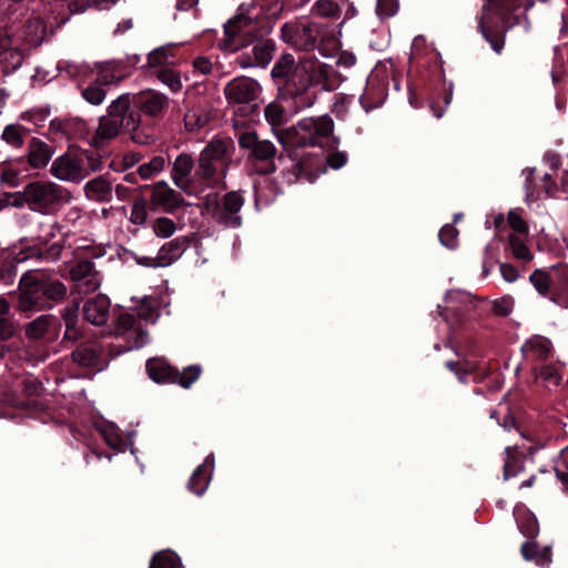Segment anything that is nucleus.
Wrapping results in <instances>:
<instances>
[{"instance_id": "nucleus-1", "label": "nucleus", "mask_w": 568, "mask_h": 568, "mask_svg": "<svg viewBox=\"0 0 568 568\" xmlns=\"http://www.w3.org/2000/svg\"><path fill=\"white\" fill-rule=\"evenodd\" d=\"M331 68L314 57L304 55L297 61L284 54L272 68V77L284 85L287 94L294 98L296 110L312 106L315 97L308 89L328 78Z\"/></svg>"}, {"instance_id": "nucleus-2", "label": "nucleus", "mask_w": 568, "mask_h": 568, "mask_svg": "<svg viewBox=\"0 0 568 568\" xmlns=\"http://www.w3.org/2000/svg\"><path fill=\"white\" fill-rule=\"evenodd\" d=\"M130 95L122 94L109 105L108 114L100 118L92 138L95 148H104L119 135L121 129L133 131L139 126L140 116L130 109Z\"/></svg>"}, {"instance_id": "nucleus-3", "label": "nucleus", "mask_w": 568, "mask_h": 568, "mask_svg": "<svg viewBox=\"0 0 568 568\" xmlns=\"http://www.w3.org/2000/svg\"><path fill=\"white\" fill-rule=\"evenodd\" d=\"M102 160L91 151L70 148L55 158L50 166V173L59 181L80 183L89 174L101 170Z\"/></svg>"}, {"instance_id": "nucleus-4", "label": "nucleus", "mask_w": 568, "mask_h": 568, "mask_svg": "<svg viewBox=\"0 0 568 568\" xmlns=\"http://www.w3.org/2000/svg\"><path fill=\"white\" fill-rule=\"evenodd\" d=\"M18 193H20L21 207L27 206L40 214H50L72 199L65 187L51 181L29 182Z\"/></svg>"}, {"instance_id": "nucleus-5", "label": "nucleus", "mask_w": 568, "mask_h": 568, "mask_svg": "<svg viewBox=\"0 0 568 568\" xmlns=\"http://www.w3.org/2000/svg\"><path fill=\"white\" fill-rule=\"evenodd\" d=\"M234 150L231 138L214 136L200 154L197 173L209 183L220 182L225 176Z\"/></svg>"}, {"instance_id": "nucleus-6", "label": "nucleus", "mask_w": 568, "mask_h": 568, "mask_svg": "<svg viewBox=\"0 0 568 568\" xmlns=\"http://www.w3.org/2000/svg\"><path fill=\"white\" fill-rule=\"evenodd\" d=\"M334 122L328 115L305 118L295 126L294 144L300 146H323L328 142Z\"/></svg>"}, {"instance_id": "nucleus-7", "label": "nucleus", "mask_w": 568, "mask_h": 568, "mask_svg": "<svg viewBox=\"0 0 568 568\" xmlns=\"http://www.w3.org/2000/svg\"><path fill=\"white\" fill-rule=\"evenodd\" d=\"M261 88L257 81L240 77L230 81L224 88V94L236 113L246 114L256 108Z\"/></svg>"}, {"instance_id": "nucleus-8", "label": "nucleus", "mask_w": 568, "mask_h": 568, "mask_svg": "<svg viewBox=\"0 0 568 568\" xmlns=\"http://www.w3.org/2000/svg\"><path fill=\"white\" fill-rule=\"evenodd\" d=\"M265 33H268V29L255 32L250 19L234 17L224 24L225 38L220 42V48L225 52H234Z\"/></svg>"}, {"instance_id": "nucleus-9", "label": "nucleus", "mask_w": 568, "mask_h": 568, "mask_svg": "<svg viewBox=\"0 0 568 568\" xmlns=\"http://www.w3.org/2000/svg\"><path fill=\"white\" fill-rule=\"evenodd\" d=\"M281 32L285 43L298 50L310 51L315 49L321 29L313 22L295 21L285 23Z\"/></svg>"}, {"instance_id": "nucleus-10", "label": "nucleus", "mask_w": 568, "mask_h": 568, "mask_svg": "<svg viewBox=\"0 0 568 568\" xmlns=\"http://www.w3.org/2000/svg\"><path fill=\"white\" fill-rule=\"evenodd\" d=\"M239 144L242 149L248 150L250 156L265 163L263 173L275 171L273 159L276 154L275 145L268 140H258L254 132H243L239 135Z\"/></svg>"}, {"instance_id": "nucleus-11", "label": "nucleus", "mask_w": 568, "mask_h": 568, "mask_svg": "<svg viewBox=\"0 0 568 568\" xmlns=\"http://www.w3.org/2000/svg\"><path fill=\"white\" fill-rule=\"evenodd\" d=\"M242 206L243 197L236 192L225 194L221 204L216 203L213 206L211 200L206 202V210L212 214L213 219L226 227L232 229L241 225L239 212Z\"/></svg>"}, {"instance_id": "nucleus-12", "label": "nucleus", "mask_w": 568, "mask_h": 568, "mask_svg": "<svg viewBox=\"0 0 568 568\" xmlns=\"http://www.w3.org/2000/svg\"><path fill=\"white\" fill-rule=\"evenodd\" d=\"M17 307L21 312H37L47 307L41 281L32 275L22 276Z\"/></svg>"}, {"instance_id": "nucleus-13", "label": "nucleus", "mask_w": 568, "mask_h": 568, "mask_svg": "<svg viewBox=\"0 0 568 568\" xmlns=\"http://www.w3.org/2000/svg\"><path fill=\"white\" fill-rule=\"evenodd\" d=\"M526 174L525 181V201L528 205H531L535 201L540 199L541 193H545L548 196H557L558 191L561 190L564 193L568 192V172L565 171L561 176L560 187L550 182V175L545 174L541 184L537 185L532 175L535 173V169H526L524 170Z\"/></svg>"}, {"instance_id": "nucleus-14", "label": "nucleus", "mask_w": 568, "mask_h": 568, "mask_svg": "<svg viewBox=\"0 0 568 568\" xmlns=\"http://www.w3.org/2000/svg\"><path fill=\"white\" fill-rule=\"evenodd\" d=\"M28 49L11 37L7 29H0V68L10 74L21 67Z\"/></svg>"}, {"instance_id": "nucleus-15", "label": "nucleus", "mask_w": 568, "mask_h": 568, "mask_svg": "<svg viewBox=\"0 0 568 568\" xmlns=\"http://www.w3.org/2000/svg\"><path fill=\"white\" fill-rule=\"evenodd\" d=\"M11 37L28 50L40 45L47 37V23L40 16L30 17Z\"/></svg>"}, {"instance_id": "nucleus-16", "label": "nucleus", "mask_w": 568, "mask_h": 568, "mask_svg": "<svg viewBox=\"0 0 568 568\" xmlns=\"http://www.w3.org/2000/svg\"><path fill=\"white\" fill-rule=\"evenodd\" d=\"M97 82L102 85H115L131 74L125 60H110L95 64Z\"/></svg>"}, {"instance_id": "nucleus-17", "label": "nucleus", "mask_w": 568, "mask_h": 568, "mask_svg": "<svg viewBox=\"0 0 568 568\" xmlns=\"http://www.w3.org/2000/svg\"><path fill=\"white\" fill-rule=\"evenodd\" d=\"M151 203L154 206L162 207L168 213H172L182 206L184 201L180 193L171 189L166 182L161 181L152 189Z\"/></svg>"}, {"instance_id": "nucleus-18", "label": "nucleus", "mask_w": 568, "mask_h": 568, "mask_svg": "<svg viewBox=\"0 0 568 568\" xmlns=\"http://www.w3.org/2000/svg\"><path fill=\"white\" fill-rule=\"evenodd\" d=\"M214 464V456L210 454L204 462L196 467L187 483V488L191 493L196 496H202L206 491L211 481Z\"/></svg>"}, {"instance_id": "nucleus-19", "label": "nucleus", "mask_w": 568, "mask_h": 568, "mask_svg": "<svg viewBox=\"0 0 568 568\" xmlns=\"http://www.w3.org/2000/svg\"><path fill=\"white\" fill-rule=\"evenodd\" d=\"M54 154V149L40 138L33 136L28 143L27 162L32 169H43Z\"/></svg>"}, {"instance_id": "nucleus-20", "label": "nucleus", "mask_w": 568, "mask_h": 568, "mask_svg": "<svg viewBox=\"0 0 568 568\" xmlns=\"http://www.w3.org/2000/svg\"><path fill=\"white\" fill-rule=\"evenodd\" d=\"M551 301L562 307H568V265H558L550 268Z\"/></svg>"}, {"instance_id": "nucleus-21", "label": "nucleus", "mask_w": 568, "mask_h": 568, "mask_svg": "<svg viewBox=\"0 0 568 568\" xmlns=\"http://www.w3.org/2000/svg\"><path fill=\"white\" fill-rule=\"evenodd\" d=\"M300 110H296V103L294 102V98H282L266 105L264 110L266 121L272 125L276 126L282 124L287 120V118L297 113Z\"/></svg>"}, {"instance_id": "nucleus-22", "label": "nucleus", "mask_w": 568, "mask_h": 568, "mask_svg": "<svg viewBox=\"0 0 568 568\" xmlns=\"http://www.w3.org/2000/svg\"><path fill=\"white\" fill-rule=\"evenodd\" d=\"M83 311L88 322L93 325H103L109 318L110 300L99 294L85 302Z\"/></svg>"}, {"instance_id": "nucleus-23", "label": "nucleus", "mask_w": 568, "mask_h": 568, "mask_svg": "<svg viewBox=\"0 0 568 568\" xmlns=\"http://www.w3.org/2000/svg\"><path fill=\"white\" fill-rule=\"evenodd\" d=\"M193 169V160L187 154H180L172 169V180L174 184L187 194H192L190 174Z\"/></svg>"}, {"instance_id": "nucleus-24", "label": "nucleus", "mask_w": 568, "mask_h": 568, "mask_svg": "<svg viewBox=\"0 0 568 568\" xmlns=\"http://www.w3.org/2000/svg\"><path fill=\"white\" fill-rule=\"evenodd\" d=\"M189 247L185 236L175 237L161 246L158 252V265L165 267L178 261Z\"/></svg>"}, {"instance_id": "nucleus-25", "label": "nucleus", "mask_w": 568, "mask_h": 568, "mask_svg": "<svg viewBox=\"0 0 568 568\" xmlns=\"http://www.w3.org/2000/svg\"><path fill=\"white\" fill-rule=\"evenodd\" d=\"M551 351V342L540 335L530 337L521 346V352L524 355L531 359H546L550 356Z\"/></svg>"}, {"instance_id": "nucleus-26", "label": "nucleus", "mask_w": 568, "mask_h": 568, "mask_svg": "<svg viewBox=\"0 0 568 568\" xmlns=\"http://www.w3.org/2000/svg\"><path fill=\"white\" fill-rule=\"evenodd\" d=\"M212 110L207 104H197L191 108L184 115L185 128L197 131L210 123Z\"/></svg>"}, {"instance_id": "nucleus-27", "label": "nucleus", "mask_w": 568, "mask_h": 568, "mask_svg": "<svg viewBox=\"0 0 568 568\" xmlns=\"http://www.w3.org/2000/svg\"><path fill=\"white\" fill-rule=\"evenodd\" d=\"M169 99L165 94L156 91H148L140 95L139 103L141 111L148 115L155 116L168 105Z\"/></svg>"}, {"instance_id": "nucleus-28", "label": "nucleus", "mask_w": 568, "mask_h": 568, "mask_svg": "<svg viewBox=\"0 0 568 568\" xmlns=\"http://www.w3.org/2000/svg\"><path fill=\"white\" fill-rule=\"evenodd\" d=\"M83 191L89 200L95 202L109 201L112 194L111 184L102 176L88 181L83 186Z\"/></svg>"}, {"instance_id": "nucleus-29", "label": "nucleus", "mask_w": 568, "mask_h": 568, "mask_svg": "<svg viewBox=\"0 0 568 568\" xmlns=\"http://www.w3.org/2000/svg\"><path fill=\"white\" fill-rule=\"evenodd\" d=\"M61 73L77 80L89 78L93 74L94 69L87 62L64 60L60 61L57 65Z\"/></svg>"}, {"instance_id": "nucleus-30", "label": "nucleus", "mask_w": 568, "mask_h": 568, "mask_svg": "<svg viewBox=\"0 0 568 568\" xmlns=\"http://www.w3.org/2000/svg\"><path fill=\"white\" fill-rule=\"evenodd\" d=\"M99 430L108 446L118 452H122L126 446H132V442L130 440L126 443L123 439L120 429L113 423H103L99 427Z\"/></svg>"}, {"instance_id": "nucleus-31", "label": "nucleus", "mask_w": 568, "mask_h": 568, "mask_svg": "<svg viewBox=\"0 0 568 568\" xmlns=\"http://www.w3.org/2000/svg\"><path fill=\"white\" fill-rule=\"evenodd\" d=\"M146 372L154 382H172L174 368L168 365L163 359L153 358L146 362Z\"/></svg>"}, {"instance_id": "nucleus-32", "label": "nucleus", "mask_w": 568, "mask_h": 568, "mask_svg": "<svg viewBox=\"0 0 568 568\" xmlns=\"http://www.w3.org/2000/svg\"><path fill=\"white\" fill-rule=\"evenodd\" d=\"M521 555L526 560H535L539 566H546L551 561V550L549 547L539 549L536 542L526 541L521 546Z\"/></svg>"}, {"instance_id": "nucleus-33", "label": "nucleus", "mask_w": 568, "mask_h": 568, "mask_svg": "<svg viewBox=\"0 0 568 568\" xmlns=\"http://www.w3.org/2000/svg\"><path fill=\"white\" fill-rule=\"evenodd\" d=\"M99 349L97 345H81L72 352V359L84 367H97L99 364Z\"/></svg>"}, {"instance_id": "nucleus-34", "label": "nucleus", "mask_w": 568, "mask_h": 568, "mask_svg": "<svg viewBox=\"0 0 568 568\" xmlns=\"http://www.w3.org/2000/svg\"><path fill=\"white\" fill-rule=\"evenodd\" d=\"M175 43H169L152 50L148 55V65L151 68L173 64Z\"/></svg>"}, {"instance_id": "nucleus-35", "label": "nucleus", "mask_w": 568, "mask_h": 568, "mask_svg": "<svg viewBox=\"0 0 568 568\" xmlns=\"http://www.w3.org/2000/svg\"><path fill=\"white\" fill-rule=\"evenodd\" d=\"M168 164V158L164 155L153 156L150 161L142 163L138 168V173L143 180L152 179L164 171Z\"/></svg>"}, {"instance_id": "nucleus-36", "label": "nucleus", "mask_w": 568, "mask_h": 568, "mask_svg": "<svg viewBox=\"0 0 568 568\" xmlns=\"http://www.w3.org/2000/svg\"><path fill=\"white\" fill-rule=\"evenodd\" d=\"M446 310L458 313L468 308L471 297L464 291H448L445 296Z\"/></svg>"}, {"instance_id": "nucleus-37", "label": "nucleus", "mask_w": 568, "mask_h": 568, "mask_svg": "<svg viewBox=\"0 0 568 568\" xmlns=\"http://www.w3.org/2000/svg\"><path fill=\"white\" fill-rule=\"evenodd\" d=\"M529 281L540 295L549 297V300H551V295H552L551 286L552 285H551V278H550V270L549 271L536 270L535 272H532L530 274Z\"/></svg>"}, {"instance_id": "nucleus-38", "label": "nucleus", "mask_w": 568, "mask_h": 568, "mask_svg": "<svg viewBox=\"0 0 568 568\" xmlns=\"http://www.w3.org/2000/svg\"><path fill=\"white\" fill-rule=\"evenodd\" d=\"M28 130L19 124H8L1 134V139L14 149H20L23 145L24 136Z\"/></svg>"}, {"instance_id": "nucleus-39", "label": "nucleus", "mask_w": 568, "mask_h": 568, "mask_svg": "<svg viewBox=\"0 0 568 568\" xmlns=\"http://www.w3.org/2000/svg\"><path fill=\"white\" fill-rule=\"evenodd\" d=\"M274 44L271 40L258 41L252 48L255 64L257 67H266L273 57Z\"/></svg>"}, {"instance_id": "nucleus-40", "label": "nucleus", "mask_w": 568, "mask_h": 568, "mask_svg": "<svg viewBox=\"0 0 568 568\" xmlns=\"http://www.w3.org/2000/svg\"><path fill=\"white\" fill-rule=\"evenodd\" d=\"M156 78L173 93L180 92L183 88L181 74L172 68H162L158 71Z\"/></svg>"}, {"instance_id": "nucleus-41", "label": "nucleus", "mask_w": 568, "mask_h": 568, "mask_svg": "<svg viewBox=\"0 0 568 568\" xmlns=\"http://www.w3.org/2000/svg\"><path fill=\"white\" fill-rule=\"evenodd\" d=\"M78 314L79 306L74 305L72 307L64 308L62 313V318L65 324V337L69 339H77L80 336V332L77 327L78 323Z\"/></svg>"}, {"instance_id": "nucleus-42", "label": "nucleus", "mask_w": 568, "mask_h": 568, "mask_svg": "<svg viewBox=\"0 0 568 568\" xmlns=\"http://www.w3.org/2000/svg\"><path fill=\"white\" fill-rule=\"evenodd\" d=\"M153 233L160 239H169L172 236L178 227L175 222L166 216L156 217L151 222Z\"/></svg>"}, {"instance_id": "nucleus-43", "label": "nucleus", "mask_w": 568, "mask_h": 568, "mask_svg": "<svg viewBox=\"0 0 568 568\" xmlns=\"http://www.w3.org/2000/svg\"><path fill=\"white\" fill-rule=\"evenodd\" d=\"M150 568H182L180 558L170 550L159 551L152 559Z\"/></svg>"}, {"instance_id": "nucleus-44", "label": "nucleus", "mask_w": 568, "mask_h": 568, "mask_svg": "<svg viewBox=\"0 0 568 568\" xmlns=\"http://www.w3.org/2000/svg\"><path fill=\"white\" fill-rule=\"evenodd\" d=\"M200 374L201 366L199 365L189 366L181 373L174 369L172 383H176L184 388H189L199 378Z\"/></svg>"}, {"instance_id": "nucleus-45", "label": "nucleus", "mask_w": 568, "mask_h": 568, "mask_svg": "<svg viewBox=\"0 0 568 568\" xmlns=\"http://www.w3.org/2000/svg\"><path fill=\"white\" fill-rule=\"evenodd\" d=\"M51 324L52 317L50 315H41L28 324L26 333L29 337L40 338L48 332Z\"/></svg>"}, {"instance_id": "nucleus-46", "label": "nucleus", "mask_w": 568, "mask_h": 568, "mask_svg": "<svg viewBox=\"0 0 568 568\" xmlns=\"http://www.w3.org/2000/svg\"><path fill=\"white\" fill-rule=\"evenodd\" d=\"M101 85L102 84L95 81L94 83H91L87 88L82 89V98L92 105H100L106 97V92Z\"/></svg>"}, {"instance_id": "nucleus-47", "label": "nucleus", "mask_w": 568, "mask_h": 568, "mask_svg": "<svg viewBox=\"0 0 568 568\" xmlns=\"http://www.w3.org/2000/svg\"><path fill=\"white\" fill-rule=\"evenodd\" d=\"M538 376L548 388L557 387L562 379V374L558 367L552 365L542 366Z\"/></svg>"}, {"instance_id": "nucleus-48", "label": "nucleus", "mask_w": 568, "mask_h": 568, "mask_svg": "<svg viewBox=\"0 0 568 568\" xmlns=\"http://www.w3.org/2000/svg\"><path fill=\"white\" fill-rule=\"evenodd\" d=\"M156 305L154 298L145 297L138 307V316L144 321L155 323L159 317Z\"/></svg>"}, {"instance_id": "nucleus-49", "label": "nucleus", "mask_w": 568, "mask_h": 568, "mask_svg": "<svg viewBox=\"0 0 568 568\" xmlns=\"http://www.w3.org/2000/svg\"><path fill=\"white\" fill-rule=\"evenodd\" d=\"M338 11V6L333 0H317L312 7V12L323 18H334Z\"/></svg>"}, {"instance_id": "nucleus-50", "label": "nucleus", "mask_w": 568, "mask_h": 568, "mask_svg": "<svg viewBox=\"0 0 568 568\" xmlns=\"http://www.w3.org/2000/svg\"><path fill=\"white\" fill-rule=\"evenodd\" d=\"M508 242L515 257L525 262L532 258L531 252L519 236L509 235Z\"/></svg>"}, {"instance_id": "nucleus-51", "label": "nucleus", "mask_w": 568, "mask_h": 568, "mask_svg": "<svg viewBox=\"0 0 568 568\" xmlns=\"http://www.w3.org/2000/svg\"><path fill=\"white\" fill-rule=\"evenodd\" d=\"M438 237L440 243L449 250L458 246V231L454 224L444 225L438 233Z\"/></svg>"}, {"instance_id": "nucleus-52", "label": "nucleus", "mask_w": 568, "mask_h": 568, "mask_svg": "<svg viewBox=\"0 0 568 568\" xmlns=\"http://www.w3.org/2000/svg\"><path fill=\"white\" fill-rule=\"evenodd\" d=\"M0 183L8 187H17L21 183L20 171L12 165H3L0 169Z\"/></svg>"}, {"instance_id": "nucleus-53", "label": "nucleus", "mask_w": 568, "mask_h": 568, "mask_svg": "<svg viewBox=\"0 0 568 568\" xmlns=\"http://www.w3.org/2000/svg\"><path fill=\"white\" fill-rule=\"evenodd\" d=\"M17 275L16 262L12 258L0 260V283L10 285Z\"/></svg>"}, {"instance_id": "nucleus-54", "label": "nucleus", "mask_w": 568, "mask_h": 568, "mask_svg": "<svg viewBox=\"0 0 568 568\" xmlns=\"http://www.w3.org/2000/svg\"><path fill=\"white\" fill-rule=\"evenodd\" d=\"M42 292H44L45 301H47V298L52 300V301H59V300L63 298L64 295L67 294V288L59 281L50 282L47 284H44L42 282Z\"/></svg>"}, {"instance_id": "nucleus-55", "label": "nucleus", "mask_w": 568, "mask_h": 568, "mask_svg": "<svg viewBox=\"0 0 568 568\" xmlns=\"http://www.w3.org/2000/svg\"><path fill=\"white\" fill-rule=\"evenodd\" d=\"M146 217H148V212H146L145 200L139 199V200L134 201V203L131 207V213H130V217H129L130 222L135 225H142L145 223Z\"/></svg>"}, {"instance_id": "nucleus-56", "label": "nucleus", "mask_w": 568, "mask_h": 568, "mask_svg": "<svg viewBox=\"0 0 568 568\" xmlns=\"http://www.w3.org/2000/svg\"><path fill=\"white\" fill-rule=\"evenodd\" d=\"M95 268L90 261H81L71 270V278L74 283L84 281L88 276L95 273Z\"/></svg>"}, {"instance_id": "nucleus-57", "label": "nucleus", "mask_w": 568, "mask_h": 568, "mask_svg": "<svg viewBox=\"0 0 568 568\" xmlns=\"http://www.w3.org/2000/svg\"><path fill=\"white\" fill-rule=\"evenodd\" d=\"M508 223L510 227L519 233V234H527L528 233V224L521 216V210L515 209L509 211L508 213Z\"/></svg>"}, {"instance_id": "nucleus-58", "label": "nucleus", "mask_w": 568, "mask_h": 568, "mask_svg": "<svg viewBox=\"0 0 568 568\" xmlns=\"http://www.w3.org/2000/svg\"><path fill=\"white\" fill-rule=\"evenodd\" d=\"M514 310V298L511 296H503L493 301V312L497 316H507Z\"/></svg>"}, {"instance_id": "nucleus-59", "label": "nucleus", "mask_w": 568, "mask_h": 568, "mask_svg": "<svg viewBox=\"0 0 568 568\" xmlns=\"http://www.w3.org/2000/svg\"><path fill=\"white\" fill-rule=\"evenodd\" d=\"M446 366L448 369L455 373L460 383H467L468 373L475 371V365L469 363L460 364L455 362H447Z\"/></svg>"}, {"instance_id": "nucleus-60", "label": "nucleus", "mask_w": 568, "mask_h": 568, "mask_svg": "<svg viewBox=\"0 0 568 568\" xmlns=\"http://www.w3.org/2000/svg\"><path fill=\"white\" fill-rule=\"evenodd\" d=\"M397 11V0H377L376 13L382 19L394 16Z\"/></svg>"}, {"instance_id": "nucleus-61", "label": "nucleus", "mask_w": 568, "mask_h": 568, "mask_svg": "<svg viewBox=\"0 0 568 568\" xmlns=\"http://www.w3.org/2000/svg\"><path fill=\"white\" fill-rule=\"evenodd\" d=\"M135 325V317L130 313H122L118 316L115 334L122 335L132 329Z\"/></svg>"}, {"instance_id": "nucleus-62", "label": "nucleus", "mask_w": 568, "mask_h": 568, "mask_svg": "<svg viewBox=\"0 0 568 568\" xmlns=\"http://www.w3.org/2000/svg\"><path fill=\"white\" fill-rule=\"evenodd\" d=\"M78 290L82 293H91L98 290L101 285L99 273L95 272L88 276L84 281L75 283Z\"/></svg>"}, {"instance_id": "nucleus-63", "label": "nucleus", "mask_w": 568, "mask_h": 568, "mask_svg": "<svg viewBox=\"0 0 568 568\" xmlns=\"http://www.w3.org/2000/svg\"><path fill=\"white\" fill-rule=\"evenodd\" d=\"M19 197L20 193H18V191L0 193V211L7 207L21 209V202Z\"/></svg>"}, {"instance_id": "nucleus-64", "label": "nucleus", "mask_w": 568, "mask_h": 568, "mask_svg": "<svg viewBox=\"0 0 568 568\" xmlns=\"http://www.w3.org/2000/svg\"><path fill=\"white\" fill-rule=\"evenodd\" d=\"M17 332L16 324L12 320L8 317H1L0 318V339L1 341H8Z\"/></svg>"}]
</instances>
